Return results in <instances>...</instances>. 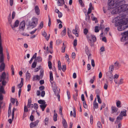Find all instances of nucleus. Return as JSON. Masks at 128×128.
<instances>
[{"mask_svg":"<svg viewBox=\"0 0 128 128\" xmlns=\"http://www.w3.org/2000/svg\"><path fill=\"white\" fill-rule=\"evenodd\" d=\"M112 22L118 23L119 26L118 30L119 31H122L128 28L127 24H128V18H126L125 14L118 16L113 20Z\"/></svg>","mask_w":128,"mask_h":128,"instance_id":"nucleus-1","label":"nucleus"},{"mask_svg":"<svg viewBox=\"0 0 128 128\" xmlns=\"http://www.w3.org/2000/svg\"><path fill=\"white\" fill-rule=\"evenodd\" d=\"M4 56L3 54V48L2 45V40L0 34V63H1L0 66V72L3 70L5 67V64L4 62Z\"/></svg>","mask_w":128,"mask_h":128,"instance_id":"nucleus-2","label":"nucleus"},{"mask_svg":"<svg viewBox=\"0 0 128 128\" xmlns=\"http://www.w3.org/2000/svg\"><path fill=\"white\" fill-rule=\"evenodd\" d=\"M88 41L90 46H93L94 44V43L96 41V37L94 35L91 34H89L87 36Z\"/></svg>","mask_w":128,"mask_h":128,"instance_id":"nucleus-3","label":"nucleus"},{"mask_svg":"<svg viewBox=\"0 0 128 128\" xmlns=\"http://www.w3.org/2000/svg\"><path fill=\"white\" fill-rule=\"evenodd\" d=\"M52 87V89L55 95L58 97V100L59 101H60V96L58 94V91L57 90V86L56 84L54 82H51Z\"/></svg>","mask_w":128,"mask_h":128,"instance_id":"nucleus-4","label":"nucleus"},{"mask_svg":"<svg viewBox=\"0 0 128 128\" xmlns=\"http://www.w3.org/2000/svg\"><path fill=\"white\" fill-rule=\"evenodd\" d=\"M38 19L34 17L32 19V22L30 24V26L32 28L36 27L38 24Z\"/></svg>","mask_w":128,"mask_h":128,"instance_id":"nucleus-5","label":"nucleus"},{"mask_svg":"<svg viewBox=\"0 0 128 128\" xmlns=\"http://www.w3.org/2000/svg\"><path fill=\"white\" fill-rule=\"evenodd\" d=\"M6 80L7 81L8 80V74H6L5 72H4L2 74V75L0 76V82H1L2 80Z\"/></svg>","mask_w":128,"mask_h":128,"instance_id":"nucleus-6","label":"nucleus"},{"mask_svg":"<svg viewBox=\"0 0 128 128\" xmlns=\"http://www.w3.org/2000/svg\"><path fill=\"white\" fill-rule=\"evenodd\" d=\"M121 34L123 36L121 39L122 42H124L128 38V31L122 33Z\"/></svg>","mask_w":128,"mask_h":128,"instance_id":"nucleus-7","label":"nucleus"},{"mask_svg":"<svg viewBox=\"0 0 128 128\" xmlns=\"http://www.w3.org/2000/svg\"><path fill=\"white\" fill-rule=\"evenodd\" d=\"M106 76L108 79L111 82L113 81V75L112 73L108 72L106 73Z\"/></svg>","mask_w":128,"mask_h":128,"instance_id":"nucleus-8","label":"nucleus"},{"mask_svg":"<svg viewBox=\"0 0 128 128\" xmlns=\"http://www.w3.org/2000/svg\"><path fill=\"white\" fill-rule=\"evenodd\" d=\"M79 30V27L76 24L75 26V29H74L72 31L73 33L75 34L76 36L78 37V32Z\"/></svg>","mask_w":128,"mask_h":128,"instance_id":"nucleus-9","label":"nucleus"},{"mask_svg":"<svg viewBox=\"0 0 128 128\" xmlns=\"http://www.w3.org/2000/svg\"><path fill=\"white\" fill-rule=\"evenodd\" d=\"M116 7L114 8L112 11L111 13L112 14H114L120 12L118 7Z\"/></svg>","mask_w":128,"mask_h":128,"instance_id":"nucleus-10","label":"nucleus"},{"mask_svg":"<svg viewBox=\"0 0 128 128\" xmlns=\"http://www.w3.org/2000/svg\"><path fill=\"white\" fill-rule=\"evenodd\" d=\"M39 122L38 120H36L35 122H32L30 124V128H33L37 126Z\"/></svg>","mask_w":128,"mask_h":128,"instance_id":"nucleus-11","label":"nucleus"},{"mask_svg":"<svg viewBox=\"0 0 128 128\" xmlns=\"http://www.w3.org/2000/svg\"><path fill=\"white\" fill-rule=\"evenodd\" d=\"M34 10L36 14L37 15H39L40 13V10L38 6H35Z\"/></svg>","mask_w":128,"mask_h":128,"instance_id":"nucleus-12","label":"nucleus"},{"mask_svg":"<svg viewBox=\"0 0 128 128\" xmlns=\"http://www.w3.org/2000/svg\"><path fill=\"white\" fill-rule=\"evenodd\" d=\"M25 26V22L24 21H23L20 23L19 28L20 29L24 30Z\"/></svg>","mask_w":128,"mask_h":128,"instance_id":"nucleus-13","label":"nucleus"},{"mask_svg":"<svg viewBox=\"0 0 128 128\" xmlns=\"http://www.w3.org/2000/svg\"><path fill=\"white\" fill-rule=\"evenodd\" d=\"M19 24V21L18 20H16L15 22L14 25L13 26L12 25H11V26L12 28H14L17 27Z\"/></svg>","mask_w":128,"mask_h":128,"instance_id":"nucleus-14","label":"nucleus"},{"mask_svg":"<svg viewBox=\"0 0 128 128\" xmlns=\"http://www.w3.org/2000/svg\"><path fill=\"white\" fill-rule=\"evenodd\" d=\"M41 79L40 76L38 75L34 76L32 77L33 80H39Z\"/></svg>","mask_w":128,"mask_h":128,"instance_id":"nucleus-15","label":"nucleus"},{"mask_svg":"<svg viewBox=\"0 0 128 128\" xmlns=\"http://www.w3.org/2000/svg\"><path fill=\"white\" fill-rule=\"evenodd\" d=\"M64 0H58L57 2L58 6H62L63 4H64Z\"/></svg>","mask_w":128,"mask_h":128,"instance_id":"nucleus-16","label":"nucleus"},{"mask_svg":"<svg viewBox=\"0 0 128 128\" xmlns=\"http://www.w3.org/2000/svg\"><path fill=\"white\" fill-rule=\"evenodd\" d=\"M42 34L44 37L47 40H48L50 38V36H47V34L45 31H44L42 32ZM50 35L49 34V36H50Z\"/></svg>","mask_w":128,"mask_h":128,"instance_id":"nucleus-17","label":"nucleus"},{"mask_svg":"<svg viewBox=\"0 0 128 128\" xmlns=\"http://www.w3.org/2000/svg\"><path fill=\"white\" fill-rule=\"evenodd\" d=\"M126 110H124L122 111H121L120 114L122 116H126Z\"/></svg>","mask_w":128,"mask_h":128,"instance_id":"nucleus-18","label":"nucleus"},{"mask_svg":"<svg viewBox=\"0 0 128 128\" xmlns=\"http://www.w3.org/2000/svg\"><path fill=\"white\" fill-rule=\"evenodd\" d=\"M85 50L86 53L88 56V58H89V56L90 55V53L89 50H88V48L87 46H86L85 48Z\"/></svg>","mask_w":128,"mask_h":128,"instance_id":"nucleus-19","label":"nucleus"},{"mask_svg":"<svg viewBox=\"0 0 128 128\" xmlns=\"http://www.w3.org/2000/svg\"><path fill=\"white\" fill-rule=\"evenodd\" d=\"M62 124L64 128H67L68 125L65 120L62 117Z\"/></svg>","mask_w":128,"mask_h":128,"instance_id":"nucleus-20","label":"nucleus"},{"mask_svg":"<svg viewBox=\"0 0 128 128\" xmlns=\"http://www.w3.org/2000/svg\"><path fill=\"white\" fill-rule=\"evenodd\" d=\"M122 117L123 116H122L120 114L119 116L117 117L116 118V120L115 122V123L116 124L118 123V120H122Z\"/></svg>","mask_w":128,"mask_h":128,"instance_id":"nucleus-21","label":"nucleus"},{"mask_svg":"<svg viewBox=\"0 0 128 128\" xmlns=\"http://www.w3.org/2000/svg\"><path fill=\"white\" fill-rule=\"evenodd\" d=\"M21 82L20 84H19L18 85V87L19 88H21L23 84V78H21Z\"/></svg>","mask_w":128,"mask_h":128,"instance_id":"nucleus-22","label":"nucleus"},{"mask_svg":"<svg viewBox=\"0 0 128 128\" xmlns=\"http://www.w3.org/2000/svg\"><path fill=\"white\" fill-rule=\"evenodd\" d=\"M111 109L112 113L116 112L118 110V108L115 106H112Z\"/></svg>","mask_w":128,"mask_h":128,"instance_id":"nucleus-23","label":"nucleus"},{"mask_svg":"<svg viewBox=\"0 0 128 128\" xmlns=\"http://www.w3.org/2000/svg\"><path fill=\"white\" fill-rule=\"evenodd\" d=\"M50 73V82H51V81H52L53 80V74L52 72V71H50L49 72Z\"/></svg>","mask_w":128,"mask_h":128,"instance_id":"nucleus-24","label":"nucleus"},{"mask_svg":"<svg viewBox=\"0 0 128 128\" xmlns=\"http://www.w3.org/2000/svg\"><path fill=\"white\" fill-rule=\"evenodd\" d=\"M26 79L29 80L30 79V74L28 72V71H27L26 72Z\"/></svg>","mask_w":128,"mask_h":128,"instance_id":"nucleus-25","label":"nucleus"},{"mask_svg":"<svg viewBox=\"0 0 128 128\" xmlns=\"http://www.w3.org/2000/svg\"><path fill=\"white\" fill-rule=\"evenodd\" d=\"M115 68L116 69H118L120 67V66L118 62H116L114 64Z\"/></svg>","mask_w":128,"mask_h":128,"instance_id":"nucleus-26","label":"nucleus"},{"mask_svg":"<svg viewBox=\"0 0 128 128\" xmlns=\"http://www.w3.org/2000/svg\"><path fill=\"white\" fill-rule=\"evenodd\" d=\"M38 102L40 104H45L46 102L44 100H40L38 101Z\"/></svg>","mask_w":128,"mask_h":128,"instance_id":"nucleus-27","label":"nucleus"},{"mask_svg":"<svg viewBox=\"0 0 128 128\" xmlns=\"http://www.w3.org/2000/svg\"><path fill=\"white\" fill-rule=\"evenodd\" d=\"M46 106V104H44L40 105V107L41 108L42 111H44V109Z\"/></svg>","mask_w":128,"mask_h":128,"instance_id":"nucleus-28","label":"nucleus"},{"mask_svg":"<svg viewBox=\"0 0 128 128\" xmlns=\"http://www.w3.org/2000/svg\"><path fill=\"white\" fill-rule=\"evenodd\" d=\"M114 66L111 65L109 67V71L108 72H110L112 73L114 70Z\"/></svg>","mask_w":128,"mask_h":128,"instance_id":"nucleus-29","label":"nucleus"},{"mask_svg":"<svg viewBox=\"0 0 128 128\" xmlns=\"http://www.w3.org/2000/svg\"><path fill=\"white\" fill-rule=\"evenodd\" d=\"M57 114L56 113L54 114L53 117V119L54 122H56L57 120Z\"/></svg>","mask_w":128,"mask_h":128,"instance_id":"nucleus-30","label":"nucleus"},{"mask_svg":"<svg viewBox=\"0 0 128 128\" xmlns=\"http://www.w3.org/2000/svg\"><path fill=\"white\" fill-rule=\"evenodd\" d=\"M66 28H65L64 30L62 31L61 32V34L62 36H64L65 35L66 33Z\"/></svg>","mask_w":128,"mask_h":128,"instance_id":"nucleus-31","label":"nucleus"},{"mask_svg":"<svg viewBox=\"0 0 128 128\" xmlns=\"http://www.w3.org/2000/svg\"><path fill=\"white\" fill-rule=\"evenodd\" d=\"M44 75V71L43 70H40V76L41 79H42L43 76Z\"/></svg>","mask_w":128,"mask_h":128,"instance_id":"nucleus-32","label":"nucleus"},{"mask_svg":"<svg viewBox=\"0 0 128 128\" xmlns=\"http://www.w3.org/2000/svg\"><path fill=\"white\" fill-rule=\"evenodd\" d=\"M116 106L118 108H120L121 107L120 105L121 103L118 100L117 102L116 103Z\"/></svg>","mask_w":128,"mask_h":128,"instance_id":"nucleus-33","label":"nucleus"},{"mask_svg":"<svg viewBox=\"0 0 128 128\" xmlns=\"http://www.w3.org/2000/svg\"><path fill=\"white\" fill-rule=\"evenodd\" d=\"M96 97L98 99V103L101 104L102 102V101L101 100L100 98V97L99 95L98 94L96 96Z\"/></svg>","mask_w":128,"mask_h":128,"instance_id":"nucleus-34","label":"nucleus"},{"mask_svg":"<svg viewBox=\"0 0 128 128\" xmlns=\"http://www.w3.org/2000/svg\"><path fill=\"white\" fill-rule=\"evenodd\" d=\"M108 82L107 81L106 83L104 84V88L105 90L107 89L108 86Z\"/></svg>","mask_w":128,"mask_h":128,"instance_id":"nucleus-35","label":"nucleus"},{"mask_svg":"<svg viewBox=\"0 0 128 128\" xmlns=\"http://www.w3.org/2000/svg\"><path fill=\"white\" fill-rule=\"evenodd\" d=\"M11 69L12 70V75H14V66L12 65L10 66Z\"/></svg>","mask_w":128,"mask_h":128,"instance_id":"nucleus-36","label":"nucleus"},{"mask_svg":"<svg viewBox=\"0 0 128 128\" xmlns=\"http://www.w3.org/2000/svg\"><path fill=\"white\" fill-rule=\"evenodd\" d=\"M36 64H37L36 62L35 61L32 64V67L33 68H35L36 66Z\"/></svg>","mask_w":128,"mask_h":128,"instance_id":"nucleus-37","label":"nucleus"},{"mask_svg":"<svg viewBox=\"0 0 128 128\" xmlns=\"http://www.w3.org/2000/svg\"><path fill=\"white\" fill-rule=\"evenodd\" d=\"M48 118H46L44 121V122L46 125H47L48 124Z\"/></svg>","mask_w":128,"mask_h":128,"instance_id":"nucleus-38","label":"nucleus"},{"mask_svg":"<svg viewBox=\"0 0 128 128\" xmlns=\"http://www.w3.org/2000/svg\"><path fill=\"white\" fill-rule=\"evenodd\" d=\"M94 108L95 109V108H98V104L97 103L93 104Z\"/></svg>","mask_w":128,"mask_h":128,"instance_id":"nucleus-39","label":"nucleus"},{"mask_svg":"<svg viewBox=\"0 0 128 128\" xmlns=\"http://www.w3.org/2000/svg\"><path fill=\"white\" fill-rule=\"evenodd\" d=\"M66 46L64 45V43L63 44L62 47V52H65V50Z\"/></svg>","mask_w":128,"mask_h":128,"instance_id":"nucleus-40","label":"nucleus"},{"mask_svg":"<svg viewBox=\"0 0 128 128\" xmlns=\"http://www.w3.org/2000/svg\"><path fill=\"white\" fill-rule=\"evenodd\" d=\"M97 126L98 128H102V124L100 122H98L97 124Z\"/></svg>","mask_w":128,"mask_h":128,"instance_id":"nucleus-41","label":"nucleus"},{"mask_svg":"<svg viewBox=\"0 0 128 128\" xmlns=\"http://www.w3.org/2000/svg\"><path fill=\"white\" fill-rule=\"evenodd\" d=\"M17 100L16 99H14L13 98H11L10 99V100L12 102L13 104H14L16 101Z\"/></svg>","mask_w":128,"mask_h":128,"instance_id":"nucleus-42","label":"nucleus"},{"mask_svg":"<svg viewBox=\"0 0 128 128\" xmlns=\"http://www.w3.org/2000/svg\"><path fill=\"white\" fill-rule=\"evenodd\" d=\"M48 66L49 68L50 69H51L52 68V63L50 61H48Z\"/></svg>","mask_w":128,"mask_h":128,"instance_id":"nucleus-43","label":"nucleus"},{"mask_svg":"<svg viewBox=\"0 0 128 128\" xmlns=\"http://www.w3.org/2000/svg\"><path fill=\"white\" fill-rule=\"evenodd\" d=\"M15 110V109L14 108L13 110H12V120H14V112Z\"/></svg>","mask_w":128,"mask_h":128,"instance_id":"nucleus-44","label":"nucleus"},{"mask_svg":"<svg viewBox=\"0 0 128 128\" xmlns=\"http://www.w3.org/2000/svg\"><path fill=\"white\" fill-rule=\"evenodd\" d=\"M83 106L85 108H87L88 107L87 105L86 104L85 101H84L83 102Z\"/></svg>","mask_w":128,"mask_h":128,"instance_id":"nucleus-45","label":"nucleus"},{"mask_svg":"<svg viewBox=\"0 0 128 128\" xmlns=\"http://www.w3.org/2000/svg\"><path fill=\"white\" fill-rule=\"evenodd\" d=\"M90 122L91 124H93V117L92 115H91L90 117Z\"/></svg>","mask_w":128,"mask_h":128,"instance_id":"nucleus-46","label":"nucleus"},{"mask_svg":"<svg viewBox=\"0 0 128 128\" xmlns=\"http://www.w3.org/2000/svg\"><path fill=\"white\" fill-rule=\"evenodd\" d=\"M94 31L96 32H98L99 31L98 26H96L95 27Z\"/></svg>","mask_w":128,"mask_h":128,"instance_id":"nucleus-47","label":"nucleus"},{"mask_svg":"<svg viewBox=\"0 0 128 128\" xmlns=\"http://www.w3.org/2000/svg\"><path fill=\"white\" fill-rule=\"evenodd\" d=\"M42 59L40 56H38L36 58V60L39 62H41Z\"/></svg>","mask_w":128,"mask_h":128,"instance_id":"nucleus-48","label":"nucleus"},{"mask_svg":"<svg viewBox=\"0 0 128 128\" xmlns=\"http://www.w3.org/2000/svg\"><path fill=\"white\" fill-rule=\"evenodd\" d=\"M105 50L104 48L102 46V47L100 49V53H101V52H103Z\"/></svg>","mask_w":128,"mask_h":128,"instance_id":"nucleus-49","label":"nucleus"},{"mask_svg":"<svg viewBox=\"0 0 128 128\" xmlns=\"http://www.w3.org/2000/svg\"><path fill=\"white\" fill-rule=\"evenodd\" d=\"M43 26V23L42 22H41L39 26V28H40V29H41L42 28Z\"/></svg>","mask_w":128,"mask_h":128,"instance_id":"nucleus-50","label":"nucleus"},{"mask_svg":"<svg viewBox=\"0 0 128 128\" xmlns=\"http://www.w3.org/2000/svg\"><path fill=\"white\" fill-rule=\"evenodd\" d=\"M88 32V30L86 28H85L84 30V32L85 34H86Z\"/></svg>","mask_w":128,"mask_h":128,"instance_id":"nucleus-51","label":"nucleus"},{"mask_svg":"<svg viewBox=\"0 0 128 128\" xmlns=\"http://www.w3.org/2000/svg\"><path fill=\"white\" fill-rule=\"evenodd\" d=\"M62 69L63 71L64 72L66 70V66L65 65H63L62 66Z\"/></svg>","mask_w":128,"mask_h":128,"instance_id":"nucleus-52","label":"nucleus"},{"mask_svg":"<svg viewBox=\"0 0 128 128\" xmlns=\"http://www.w3.org/2000/svg\"><path fill=\"white\" fill-rule=\"evenodd\" d=\"M92 8H88V12H87V14H89L91 13L92 10Z\"/></svg>","mask_w":128,"mask_h":128,"instance_id":"nucleus-53","label":"nucleus"},{"mask_svg":"<svg viewBox=\"0 0 128 128\" xmlns=\"http://www.w3.org/2000/svg\"><path fill=\"white\" fill-rule=\"evenodd\" d=\"M67 95L68 99H69L70 97V92L68 90L67 91Z\"/></svg>","mask_w":128,"mask_h":128,"instance_id":"nucleus-54","label":"nucleus"},{"mask_svg":"<svg viewBox=\"0 0 128 128\" xmlns=\"http://www.w3.org/2000/svg\"><path fill=\"white\" fill-rule=\"evenodd\" d=\"M74 46H76L77 44V40L76 39H75L74 41Z\"/></svg>","mask_w":128,"mask_h":128,"instance_id":"nucleus-55","label":"nucleus"},{"mask_svg":"<svg viewBox=\"0 0 128 128\" xmlns=\"http://www.w3.org/2000/svg\"><path fill=\"white\" fill-rule=\"evenodd\" d=\"M81 6H84V4L82 3V0H78Z\"/></svg>","mask_w":128,"mask_h":128,"instance_id":"nucleus-56","label":"nucleus"},{"mask_svg":"<svg viewBox=\"0 0 128 128\" xmlns=\"http://www.w3.org/2000/svg\"><path fill=\"white\" fill-rule=\"evenodd\" d=\"M86 20H88L90 19V16L88 15V14H87V15H86Z\"/></svg>","mask_w":128,"mask_h":128,"instance_id":"nucleus-57","label":"nucleus"},{"mask_svg":"<svg viewBox=\"0 0 128 128\" xmlns=\"http://www.w3.org/2000/svg\"><path fill=\"white\" fill-rule=\"evenodd\" d=\"M34 108L36 110L38 108V104H37L35 103L34 104Z\"/></svg>","mask_w":128,"mask_h":128,"instance_id":"nucleus-58","label":"nucleus"},{"mask_svg":"<svg viewBox=\"0 0 128 128\" xmlns=\"http://www.w3.org/2000/svg\"><path fill=\"white\" fill-rule=\"evenodd\" d=\"M45 94V92L44 90H42L41 92V96L42 97H44Z\"/></svg>","mask_w":128,"mask_h":128,"instance_id":"nucleus-59","label":"nucleus"},{"mask_svg":"<svg viewBox=\"0 0 128 128\" xmlns=\"http://www.w3.org/2000/svg\"><path fill=\"white\" fill-rule=\"evenodd\" d=\"M91 64L93 67L95 66V63L94 60L92 59L91 60Z\"/></svg>","mask_w":128,"mask_h":128,"instance_id":"nucleus-60","label":"nucleus"},{"mask_svg":"<svg viewBox=\"0 0 128 128\" xmlns=\"http://www.w3.org/2000/svg\"><path fill=\"white\" fill-rule=\"evenodd\" d=\"M72 56L73 59H74L76 56V54L75 52H72Z\"/></svg>","mask_w":128,"mask_h":128,"instance_id":"nucleus-61","label":"nucleus"},{"mask_svg":"<svg viewBox=\"0 0 128 128\" xmlns=\"http://www.w3.org/2000/svg\"><path fill=\"white\" fill-rule=\"evenodd\" d=\"M31 85L29 84L27 86L28 90H27L28 92H29L31 89Z\"/></svg>","mask_w":128,"mask_h":128,"instance_id":"nucleus-62","label":"nucleus"},{"mask_svg":"<svg viewBox=\"0 0 128 128\" xmlns=\"http://www.w3.org/2000/svg\"><path fill=\"white\" fill-rule=\"evenodd\" d=\"M2 84L3 85L5 86L7 82L6 81H5V80H2Z\"/></svg>","mask_w":128,"mask_h":128,"instance_id":"nucleus-63","label":"nucleus"},{"mask_svg":"<svg viewBox=\"0 0 128 128\" xmlns=\"http://www.w3.org/2000/svg\"><path fill=\"white\" fill-rule=\"evenodd\" d=\"M68 34L69 37L70 38H73L71 34H70L69 31H68L67 32Z\"/></svg>","mask_w":128,"mask_h":128,"instance_id":"nucleus-64","label":"nucleus"}]
</instances>
